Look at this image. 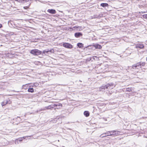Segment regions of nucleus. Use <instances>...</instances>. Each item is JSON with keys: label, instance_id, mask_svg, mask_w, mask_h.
I'll return each mask as SVG.
<instances>
[{"label": "nucleus", "instance_id": "obj_1", "mask_svg": "<svg viewBox=\"0 0 147 147\" xmlns=\"http://www.w3.org/2000/svg\"><path fill=\"white\" fill-rule=\"evenodd\" d=\"M121 132L119 131L115 130L108 131L105 133V136H116L120 135Z\"/></svg>", "mask_w": 147, "mask_h": 147}, {"label": "nucleus", "instance_id": "obj_2", "mask_svg": "<svg viewBox=\"0 0 147 147\" xmlns=\"http://www.w3.org/2000/svg\"><path fill=\"white\" fill-rule=\"evenodd\" d=\"M30 53L34 55L38 56L41 55L42 53V51L38 49H34L30 50Z\"/></svg>", "mask_w": 147, "mask_h": 147}, {"label": "nucleus", "instance_id": "obj_3", "mask_svg": "<svg viewBox=\"0 0 147 147\" xmlns=\"http://www.w3.org/2000/svg\"><path fill=\"white\" fill-rule=\"evenodd\" d=\"M115 84L113 83H110L105 85L104 86L103 88L104 89H112L115 87Z\"/></svg>", "mask_w": 147, "mask_h": 147}, {"label": "nucleus", "instance_id": "obj_4", "mask_svg": "<svg viewBox=\"0 0 147 147\" xmlns=\"http://www.w3.org/2000/svg\"><path fill=\"white\" fill-rule=\"evenodd\" d=\"M63 46L65 48L71 49L73 47V46L70 44L68 43H63Z\"/></svg>", "mask_w": 147, "mask_h": 147}, {"label": "nucleus", "instance_id": "obj_5", "mask_svg": "<svg viewBox=\"0 0 147 147\" xmlns=\"http://www.w3.org/2000/svg\"><path fill=\"white\" fill-rule=\"evenodd\" d=\"M54 108H55L54 109H60L62 106V104L61 103H56L53 104Z\"/></svg>", "mask_w": 147, "mask_h": 147}, {"label": "nucleus", "instance_id": "obj_6", "mask_svg": "<svg viewBox=\"0 0 147 147\" xmlns=\"http://www.w3.org/2000/svg\"><path fill=\"white\" fill-rule=\"evenodd\" d=\"M92 46L95 47V49H100L102 48V46L97 43H93Z\"/></svg>", "mask_w": 147, "mask_h": 147}, {"label": "nucleus", "instance_id": "obj_7", "mask_svg": "<svg viewBox=\"0 0 147 147\" xmlns=\"http://www.w3.org/2000/svg\"><path fill=\"white\" fill-rule=\"evenodd\" d=\"M83 35V34L81 32H76L74 34L75 36L77 38H78L82 37Z\"/></svg>", "mask_w": 147, "mask_h": 147}, {"label": "nucleus", "instance_id": "obj_8", "mask_svg": "<svg viewBox=\"0 0 147 147\" xmlns=\"http://www.w3.org/2000/svg\"><path fill=\"white\" fill-rule=\"evenodd\" d=\"M47 11L50 14H54L56 13V11L53 9H48L47 10Z\"/></svg>", "mask_w": 147, "mask_h": 147}, {"label": "nucleus", "instance_id": "obj_9", "mask_svg": "<svg viewBox=\"0 0 147 147\" xmlns=\"http://www.w3.org/2000/svg\"><path fill=\"white\" fill-rule=\"evenodd\" d=\"M144 45L143 44H137L136 45V48L137 49H143L144 48Z\"/></svg>", "mask_w": 147, "mask_h": 147}, {"label": "nucleus", "instance_id": "obj_10", "mask_svg": "<svg viewBox=\"0 0 147 147\" xmlns=\"http://www.w3.org/2000/svg\"><path fill=\"white\" fill-rule=\"evenodd\" d=\"M109 6V4L106 3H102L100 4V6L103 7L104 8H106V7H108Z\"/></svg>", "mask_w": 147, "mask_h": 147}, {"label": "nucleus", "instance_id": "obj_11", "mask_svg": "<svg viewBox=\"0 0 147 147\" xmlns=\"http://www.w3.org/2000/svg\"><path fill=\"white\" fill-rule=\"evenodd\" d=\"M28 91L29 92L33 93L34 92V90L32 88H31V86H29V88L28 89Z\"/></svg>", "mask_w": 147, "mask_h": 147}, {"label": "nucleus", "instance_id": "obj_12", "mask_svg": "<svg viewBox=\"0 0 147 147\" xmlns=\"http://www.w3.org/2000/svg\"><path fill=\"white\" fill-rule=\"evenodd\" d=\"M102 15H101L100 14L99 15H95L92 16V18L95 19L98 18L100 19L101 18V17L102 16Z\"/></svg>", "mask_w": 147, "mask_h": 147}, {"label": "nucleus", "instance_id": "obj_13", "mask_svg": "<svg viewBox=\"0 0 147 147\" xmlns=\"http://www.w3.org/2000/svg\"><path fill=\"white\" fill-rule=\"evenodd\" d=\"M129 68L130 69H138V68L137 67V65L136 63L134 64V65H132V67H129Z\"/></svg>", "mask_w": 147, "mask_h": 147}, {"label": "nucleus", "instance_id": "obj_14", "mask_svg": "<svg viewBox=\"0 0 147 147\" xmlns=\"http://www.w3.org/2000/svg\"><path fill=\"white\" fill-rule=\"evenodd\" d=\"M84 115L86 117H87L90 115V113L88 111H86L84 112Z\"/></svg>", "mask_w": 147, "mask_h": 147}, {"label": "nucleus", "instance_id": "obj_15", "mask_svg": "<svg viewBox=\"0 0 147 147\" xmlns=\"http://www.w3.org/2000/svg\"><path fill=\"white\" fill-rule=\"evenodd\" d=\"M45 108L47 109H52L53 108H54L53 104H52L48 106H46L45 107Z\"/></svg>", "mask_w": 147, "mask_h": 147}, {"label": "nucleus", "instance_id": "obj_16", "mask_svg": "<svg viewBox=\"0 0 147 147\" xmlns=\"http://www.w3.org/2000/svg\"><path fill=\"white\" fill-rule=\"evenodd\" d=\"M49 53V51H48V49H46L45 50H44L42 52V56H44L45 55H46V53Z\"/></svg>", "mask_w": 147, "mask_h": 147}, {"label": "nucleus", "instance_id": "obj_17", "mask_svg": "<svg viewBox=\"0 0 147 147\" xmlns=\"http://www.w3.org/2000/svg\"><path fill=\"white\" fill-rule=\"evenodd\" d=\"M22 138H18V139H16L15 141V144H18L19 142H21L22 140Z\"/></svg>", "mask_w": 147, "mask_h": 147}, {"label": "nucleus", "instance_id": "obj_18", "mask_svg": "<svg viewBox=\"0 0 147 147\" xmlns=\"http://www.w3.org/2000/svg\"><path fill=\"white\" fill-rule=\"evenodd\" d=\"M77 46L80 48H82L84 47V45L82 43H78L77 44Z\"/></svg>", "mask_w": 147, "mask_h": 147}, {"label": "nucleus", "instance_id": "obj_19", "mask_svg": "<svg viewBox=\"0 0 147 147\" xmlns=\"http://www.w3.org/2000/svg\"><path fill=\"white\" fill-rule=\"evenodd\" d=\"M32 0H22V3H28L30 4V2L32 1Z\"/></svg>", "mask_w": 147, "mask_h": 147}, {"label": "nucleus", "instance_id": "obj_20", "mask_svg": "<svg viewBox=\"0 0 147 147\" xmlns=\"http://www.w3.org/2000/svg\"><path fill=\"white\" fill-rule=\"evenodd\" d=\"M29 84H26L25 85H24L22 86V88H23L26 89H27V88L28 86H29Z\"/></svg>", "mask_w": 147, "mask_h": 147}, {"label": "nucleus", "instance_id": "obj_21", "mask_svg": "<svg viewBox=\"0 0 147 147\" xmlns=\"http://www.w3.org/2000/svg\"><path fill=\"white\" fill-rule=\"evenodd\" d=\"M94 47L92 46V44L91 45H88L87 46L86 48L88 49H93Z\"/></svg>", "mask_w": 147, "mask_h": 147}, {"label": "nucleus", "instance_id": "obj_22", "mask_svg": "<svg viewBox=\"0 0 147 147\" xmlns=\"http://www.w3.org/2000/svg\"><path fill=\"white\" fill-rule=\"evenodd\" d=\"M137 65V67L138 68V69H139L140 68H141V66H140V63L139 62H138L136 63Z\"/></svg>", "mask_w": 147, "mask_h": 147}, {"label": "nucleus", "instance_id": "obj_23", "mask_svg": "<svg viewBox=\"0 0 147 147\" xmlns=\"http://www.w3.org/2000/svg\"><path fill=\"white\" fill-rule=\"evenodd\" d=\"M139 63H140V66L141 68L142 66H144L145 64V63L144 62H140Z\"/></svg>", "mask_w": 147, "mask_h": 147}, {"label": "nucleus", "instance_id": "obj_24", "mask_svg": "<svg viewBox=\"0 0 147 147\" xmlns=\"http://www.w3.org/2000/svg\"><path fill=\"white\" fill-rule=\"evenodd\" d=\"M48 51H49V52H50L52 53H54V50L53 49H48Z\"/></svg>", "mask_w": 147, "mask_h": 147}, {"label": "nucleus", "instance_id": "obj_25", "mask_svg": "<svg viewBox=\"0 0 147 147\" xmlns=\"http://www.w3.org/2000/svg\"><path fill=\"white\" fill-rule=\"evenodd\" d=\"M142 17L144 18L147 20V14L143 15Z\"/></svg>", "mask_w": 147, "mask_h": 147}, {"label": "nucleus", "instance_id": "obj_26", "mask_svg": "<svg viewBox=\"0 0 147 147\" xmlns=\"http://www.w3.org/2000/svg\"><path fill=\"white\" fill-rule=\"evenodd\" d=\"M38 85V83L37 82H35L33 84V86L35 87H37Z\"/></svg>", "mask_w": 147, "mask_h": 147}, {"label": "nucleus", "instance_id": "obj_27", "mask_svg": "<svg viewBox=\"0 0 147 147\" xmlns=\"http://www.w3.org/2000/svg\"><path fill=\"white\" fill-rule=\"evenodd\" d=\"M30 4H29L28 5V6H26L24 7L23 8L24 9H27L29 8V6H30Z\"/></svg>", "mask_w": 147, "mask_h": 147}, {"label": "nucleus", "instance_id": "obj_28", "mask_svg": "<svg viewBox=\"0 0 147 147\" xmlns=\"http://www.w3.org/2000/svg\"><path fill=\"white\" fill-rule=\"evenodd\" d=\"M126 90L128 92H131L132 91L131 88H127Z\"/></svg>", "mask_w": 147, "mask_h": 147}, {"label": "nucleus", "instance_id": "obj_29", "mask_svg": "<svg viewBox=\"0 0 147 147\" xmlns=\"http://www.w3.org/2000/svg\"><path fill=\"white\" fill-rule=\"evenodd\" d=\"M9 101V100L8 99V100H5L3 101L4 102V103H5V104H7L8 103Z\"/></svg>", "mask_w": 147, "mask_h": 147}, {"label": "nucleus", "instance_id": "obj_30", "mask_svg": "<svg viewBox=\"0 0 147 147\" xmlns=\"http://www.w3.org/2000/svg\"><path fill=\"white\" fill-rule=\"evenodd\" d=\"M105 136V133L103 134H102L100 136L102 138V137H104L106 136Z\"/></svg>", "mask_w": 147, "mask_h": 147}, {"label": "nucleus", "instance_id": "obj_31", "mask_svg": "<svg viewBox=\"0 0 147 147\" xmlns=\"http://www.w3.org/2000/svg\"><path fill=\"white\" fill-rule=\"evenodd\" d=\"M16 1H17L20 3H22V0H15Z\"/></svg>", "mask_w": 147, "mask_h": 147}, {"label": "nucleus", "instance_id": "obj_32", "mask_svg": "<svg viewBox=\"0 0 147 147\" xmlns=\"http://www.w3.org/2000/svg\"><path fill=\"white\" fill-rule=\"evenodd\" d=\"M5 103H4V101H3V102L1 103V105L2 106H5Z\"/></svg>", "mask_w": 147, "mask_h": 147}, {"label": "nucleus", "instance_id": "obj_33", "mask_svg": "<svg viewBox=\"0 0 147 147\" xmlns=\"http://www.w3.org/2000/svg\"><path fill=\"white\" fill-rule=\"evenodd\" d=\"M2 27H3L2 25L1 24H0V28H2Z\"/></svg>", "mask_w": 147, "mask_h": 147}, {"label": "nucleus", "instance_id": "obj_34", "mask_svg": "<svg viewBox=\"0 0 147 147\" xmlns=\"http://www.w3.org/2000/svg\"><path fill=\"white\" fill-rule=\"evenodd\" d=\"M30 86H31V87H32V88L34 86H33V84H32Z\"/></svg>", "mask_w": 147, "mask_h": 147}, {"label": "nucleus", "instance_id": "obj_35", "mask_svg": "<svg viewBox=\"0 0 147 147\" xmlns=\"http://www.w3.org/2000/svg\"><path fill=\"white\" fill-rule=\"evenodd\" d=\"M94 57H96V56H93V57H92V58H93V59H94Z\"/></svg>", "mask_w": 147, "mask_h": 147}, {"label": "nucleus", "instance_id": "obj_36", "mask_svg": "<svg viewBox=\"0 0 147 147\" xmlns=\"http://www.w3.org/2000/svg\"><path fill=\"white\" fill-rule=\"evenodd\" d=\"M17 118H18L20 119V117H17Z\"/></svg>", "mask_w": 147, "mask_h": 147}, {"label": "nucleus", "instance_id": "obj_37", "mask_svg": "<svg viewBox=\"0 0 147 147\" xmlns=\"http://www.w3.org/2000/svg\"><path fill=\"white\" fill-rule=\"evenodd\" d=\"M91 59L90 58V59L89 60V61H90L91 60Z\"/></svg>", "mask_w": 147, "mask_h": 147}, {"label": "nucleus", "instance_id": "obj_38", "mask_svg": "<svg viewBox=\"0 0 147 147\" xmlns=\"http://www.w3.org/2000/svg\"><path fill=\"white\" fill-rule=\"evenodd\" d=\"M146 60L147 61V57H146Z\"/></svg>", "mask_w": 147, "mask_h": 147}, {"label": "nucleus", "instance_id": "obj_39", "mask_svg": "<svg viewBox=\"0 0 147 147\" xmlns=\"http://www.w3.org/2000/svg\"><path fill=\"white\" fill-rule=\"evenodd\" d=\"M142 12V13H143V12Z\"/></svg>", "mask_w": 147, "mask_h": 147}, {"label": "nucleus", "instance_id": "obj_40", "mask_svg": "<svg viewBox=\"0 0 147 147\" xmlns=\"http://www.w3.org/2000/svg\"><path fill=\"white\" fill-rule=\"evenodd\" d=\"M13 91L14 92H16L15 90H13Z\"/></svg>", "mask_w": 147, "mask_h": 147}]
</instances>
